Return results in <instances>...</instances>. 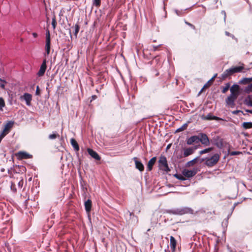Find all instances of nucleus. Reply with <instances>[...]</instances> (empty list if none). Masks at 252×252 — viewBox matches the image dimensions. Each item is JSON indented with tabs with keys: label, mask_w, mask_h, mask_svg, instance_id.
Segmentation results:
<instances>
[{
	"label": "nucleus",
	"mask_w": 252,
	"mask_h": 252,
	"mask_svg": "<svg viewBox=\"0 0 252 252\" xmlns=\"http://www.w3.org/2000/svg\"><path fill=\"white\" fill-rule=\"evenodd\" d=\"M193 212L194 211L191 208L187 206L174 208L165 210V213L177 216H183L186 214H193Z\"/></svg>",
	"instance_id": "nucleus-1"
},
{
	"label": "nucleus",
	"mask_w": 252,
	"mask_h": 252,
	"mask_svg": "<svg viewBox=\"0 0 252 252\" xmlns=\"http://www.w3.org/2000/svg\"><path fill=\"white\" fill-rule=\"evenodd\" d=\"M158 167L160 170L165 171L167 173L170 171V169L168 166L167 161L165 156H162L159 158Z\"/></svg>",
	"instance_id": "nucleus-2"
},
{
	"label": "nucleus",
	"mask_w": 252,
	"mask_h": 252,
	"mask_svg": "<svg viewBox=\"0 0 252 252\" xmlns=\"http://www.w3.org/2000/svg\"><path fill=\"white\" fill-rule=\"evenodd\" d=\"M45 53L44 54V56H48L50 53L51 50V38L50 33L48 30H47L45 33Z\"/></svg>",
	"instance_id": "nucleus-3"
},
{
	"label": "nucleus",
	"mask_w": 252,
	"mask_h": 252,
	"mask_svg": "<svg viewBox=\"0 0 252 252\" xmlns=\"http://www.w3.org/2000/svg\"><path fill=\"white\" fill-rule=\"evenodd\" d=\"M220 158L219 154H215L210 158H206L205 164L209 167H212L218 162Z\"/></svg>",
	"instance_id": "nucleus-4"
},
{
	"label": "nucleus",
	"mask_w": 252,
	"mask_h": 252,
	"mask_svg": "<svg viewBox=\"0 0 252 252\" xmlns=\"http://www.w3.org/2000/svg\"><path fill=\"white\" fill-rule=\"evenodd\" d=\"M234 207H235V206H232L231 205H230L229 206V210L228 211L227 214H226L227 219H225L222 222V226L224 228H227V227L228 226V219H229V217L231 216ZM226 229L223 230V232L224 233L225 231H226Z\"/></svg>",
	"instance_id": "nucleus-5"
},
{
	"label": "nucleus",
	"mask_w": 252,
	"mask_h": 252,
	"mask_svg": "<svg viewBox=\"0 0 252 252\" xmlns=\"http://www.w3.org/2000/svg\"><path fill=\"white\" fill-rule=\"evenodd\" d=\"M198 170H199L197 168H193L191 170L184 169L182 173L184 176L189 178L195 175L197 173Z\"/></svg>",
	"instance_id": "nucleus-6"
},
{
	"label": "nucleus",
	"mask_w": 252,
	"mask_h": 252,
	"mask_svg": "<svg viewBox=\"0 0 252 252\" xmlns=\"http://www.w3.org/2000/svg\"><path fill=\"white\" fill-rule=\"evenodd\" d=\"M46 64L47 60L46 59H45L43 60L42 63L40 66L39 70L37 73V75L38 77H42L44 75L46 70L47 69Z\"/></svg>",
	"instance_id": "nucleus-7"
},
{
	"label": "nucleus",
	"mask_w": 252,
	"mask_h": 252,
	"mask_svg": "<svg viewBox=\"0 0 252 252\" xmlns=\"http://www.w3.org/2000/svg\"><path fill=\"white\" fill-rule=\"evenodd\" d=\"M199 136V142H201L205 146H208L210 144V141L207 135L203 133H200Z\"/></svg>",
	"instance_id": "nucleus-8"
},
{
	"label": "nucleus",
	"mask_w": 252,
	"mask_h": 252,
	"mask_svg": "<svg viewBox=\"0 0 252 252\" xmlns=\"http://www.w3.org/2000/svg\"><path fill=\"white\" fill-rule=\"evenodd\" d=\"M199 136L198 135H193L191 137L187 138L186 143L188 145H190L193 144H198L199 143Z\"/></svg>",
	"instance_id": "nucleus-9"
},
{
	"label": "nucleus",
	"mask_w": 252,
	"mask_h": 252,
	"mask_svg": "<svg viewBox=\"0 0 252 252\" xmlns=\"http://www.w3.org/2000/svg\"><path fill=\"white\" fill-rule=\"evenodd\" d=\"M196 149H197L196 146L184 149V153H183L184 157H187L192 155L194 153L195 150H196Z\"/></svg>",
	"instance_id": "nucleus-10"
},
{
	"label": "nucleus",
	"mask_w": 252,
	"mask_h": 252,
	"mask_svg": "<svg viewBox=\"0 0 252 252\" xmlns=\"http://www.w3.org/2000/svg\"><path fill=\"white\" fill-rule=\"evenodd\" d=\"M125 217L126 218L129 217L130 220H131V222L133 223H136L138 222V218L137 217L134 215L133 213L130 212L129 211H127L125 213Z\"/></svg>",
	"instance_id": "nucleus-11"
},
{
	"label": "nucleus",
	"mask_w": 252,
	"mask_h": 252,
	"mask_svg": "<svg viewBox=\"0 0 252 252\" xmlns=\"http://www.w3.org/2000/svg\"><path fill=\"white\" fill-rule=\"evenodd\" d=\"M133 160L135 162L136 168L140 171H143L144 169V166L142 163L140 161L138 160L136 157L133 158Z\"/></svg>",
	"instance_id": "nucleus-12"
},
{
	"label": "nucleus",
	"mask_w": 252,
	"mask_h": 252,
	"mask_svg": "<svg viewBox=\"0 0 252 252\" xmlns=\"http://www.w3.org/2000/svg\"><path fill=\"white\" fill-rule=\"evenodd\" d=\"M87 151L88 154L94 159L97 160H100V157L99 155L94 150L92 149L88 148Z\"/></svg>",
	"instance_id": "nucleus-13"
},
{
	"label": "nucleus",
	"mask_w": 252,
	"mask_h": 252,
	"mask_svg": "<svg viewBox=\"0 0 252 252\" xmlns=\"http://www.w3.org/2000/svg\"><path fill=\"white\" fill-rule=\"evenodd\" d=\"M239 89V86L237 84H234L230 88L231 94L232 95L237 96L238 95V91Z\"/></svg>",
	"instance_id": "nucleus-14"
},
{
	"label": "nucleus",
	"mask_w": 252,
	"mask_h": 252,
	"mask_svg": "<svg viewBox=\"0 0 252 252\" xmlns=\"http://www.w3.org/2000/svg\"><path fill=\"white\" fill-rule=\"evenodd\" d=\"M22 97L26 101V103L28 106L31 105V102L32 99V95L30 94L29 93H25Z\"/></svg>",
	"instance_id": "nucleus-15"
},
{
	"label": "nucleus",
	"mask_w": 252,
	"mask_h": 252,
	"mask_svg": "<svg viewBox=\"0 0 252 252\" xmlns=\"http://www.w3.org/2000/svg\"><path fill=\"white\" fill-rule=\"evenodd\" d=\"M237 96L230 94V95L227 98L226 100V103L231 106L234 105V102L235 100L236 99Z\"/></svg>",
	"instance_id": "nucleus-16"
},
{
	"label": "nucleus",
	"mask_w": 252,
	"mask_h": 252,
	"mask_svg": "<svg viewBox=\"0 0 252 252\" xmlns=\"http://www.w3.org/2000/svg\"><path fill=\"white\" fill-rule=\"evenodd\" d=\"M244 67L243 65L236 66L230 68V70L231 71V73L233 74L235 73L241 72L244 69Z\"/></svg>",
	"instance_id": "nucleus-17"
},
{
	"label": "nucleus",
	"mask_w": 252,
	"mask_h": 252,
	"mask_svg": "<svg viewBox=\"0 0 252 252\" xmlns=\"http://www.w3.org/2000/svg\"><path fill=\"white\" fill-rule=\"evenodd\" d=\"M157 160V158L154 157L152 158L148 162L147 166V170L150 171L153 169V166Z\"/></svg>",
	"instance_id": "nucleus-18"
},
{
	"label": "nucleus",
	"mask_w": 252,
	"mask_h": 252,
	"mask_svg": "<svg viewBox=\"0 0 252 252\" xmlns=\"http://www.w3.org/2000/svg\"><path fill=\"white\" fill-rule=\"evenodd\" d=\"M242 154L241 152L239 151H233V152H230L229 150H227V154L225 152L224 155L223 156V158L225 159L227 157H229V156H236Z\"/></svg>",
	"instance_id": "nucleus-19"
},
{
	"label": "nucleus",
	"mask_w": 252,
	"mask_h": 252,
	"mask_svg": "<svg viewBox=\"0 0 252 252\" xmlns=\"http://www.w3.org/2000/svg\"><path fill=\"white\" fill-rule=\"evenodd\" d=\"M85 208L87 213H89L92 208V201L88 199L85 202Z\"/></svg>",
	"instance_id": "nucleus-20"
},
{
	"label": "nucleus",
	"mask_w": 252,
	"mask_h": 252,
	"mask_svg": "<svg viewBox=\"0 0 252 252\" xmlns=\"http://www.w3.org/2000/svg\"><path fill=\"white\" fill-rule=\"evenodd\" d=\"M170 246L173 251H174L176 247V240L175 238L171 236L170 238Z\"/></svg>",
	"instance_id": "nucleus-21"
},
{
	"label": "nucleus",
	"mask_w": 252,
	"mask_h": 252,
	"mask_svg": "<svg viewBox=\"0 0 252 252\" xmlns=\"http://www.w3.org/2000/svg\"><path fill=\"white\" fill-rule=\"evenodd\" d=\"M70 143H71L72 146L74 148V150L76 152L79 151V145H78L77 142L74 139L71 138L70 140Z\"/></svg>",
	"instance_id": "nucleus-22"
},
{
	"label": "nucleus",
	"mask_w": 252,
	"mask_h": 252,
	"mask_svg": "<svg viewBox=\"0 0 252 252\" xmlns=\"http://www.w3.org/2000/svg\"><path fill=\"white\" fill-rule=\"evenodd\" d=\"M251 82H252V77L244 78L240 80L238 83L240 84L247 85L249 84Z\"/></svg>",
	"instance_id": "nucleus-23"
},
{
	"label": "nucleus",
	"mask_w": 252,
	"mask_h": 252,
	"mask_svg": "<svg viewBox=\"0 0 252 252\" xmlns=\"http://www.w3.org/2000/svg\"><path fill=\"white\" fill-rule=\"evenodd\" d=\"M14 124L13 122L9 121L8 123H7L5 126L3 128L4 131H6L7 132L9 133L10 128L12 127L13 125Z\"/></svg>",
	"instance_id": "nucleus-24"
},
{
	"label": "nucleus",
	"mask_w": 252,
	"mask_h": 252,
	"mask_svg": "<svg viewBox=\"0 0 252 252\" xmlns=\"http://www.w3.org/2000/svg\"><path fill=\"white\" fill-rule=\"evenodd\" d=\"M230 68L226 69L222 74H221V80L225 79L230 75H232L231 71H229Z\"/></svg>",
	"instance_id": "nucleus-25"
},
{
	"label": "nucleus",
	"mask_w": 252,
	"mask_h": 252,
	"mask_svg": "<svg viewBox=\"0 0 252 252\" xmlns=\"http://www.w3.org/2000/svg\"><path fill=\"white\" fill-rule=\"evenodd\" d=\"M19 154L21 158L23 159H28L32 157L31 155L24 152H20Z\"/></svg>",
	"instance_id": "nucleus-26"
},
{
	"label": "nucleus",
	"mask_w": 252,
	"mask_h": 252,
	"mask_svg": "<svg viewBox=\"0 0 252 252\" xmlns=\"http://www.w3.org/2000/svg\"><path fill=\"white\" fill-rule=\"evenodd\" d=\"M244 128L247 129L252 128V122H244L242 124Z\"/></svg>",
	"instance_id": "nucleus-27"
},
{
	"label": "nucleus",
	"mask_w": 252,
	"mask_h": 252,
	"mask_svg": "<svg viewBox=\"0 0 252 252\" xmlns=\"http://www.w3.org/2000/svg\"><path fill=\"white\" fill-rule=\"evenodd\" d=\"M217 74H215L204 86V87H208L211 85L213 81H214L215 78L217 77Z\"/></svg>",
	"instance_id": "nucleus-28"
},
{
	"label": "nucleus",
	"mask_w": 252,
	"mask_h": 252,
	"mask_svg": "<svg viewBox=\"0 0 252 252\" xmlns=\"http://www.w3.org/2000/svg\"><path fill=\"white\" fill-rule=\"evenodd\" d=\"M198 158V157H196L193 159L188 161L187 163V165L188 166H193L196 162Z\"/></svg>",
	"instance_id": "nucleus-29"
},
{
	"label": "nucleus",
	"mask_w": 252,
	"mask_h": 252,
	"mask_svg": "<svg viewBox=\"0 0 252 252\" xmlns=\"http://www.w3.org/2000/svg\"><path fill=\"white\" fill-rule=\"evenodd\" d=\"M245 92L249 93L252 92V83L247 86L244 89Z\"/></svg>",
	"instance_id": "nucleus-30"
},
{
	"label": "nucleus",
	"mask_w": 252,
	"mask_h": 252,
	"mask_svg": "<svg viewBox=\"0 0 252 252\" xmlns=\"http://www.w3.org/2000/svg\"><path fill=\"white\" fill-rule=\"evenodd\" d=\"M187 126H188V124L186 123V124H184L181 127L178 128L176 130V132H178L183 131L187 127Z\"/></svg>",
	"instance_id": "nucleus-31"
},
{
	"label": "nucleus",
	"mask_w": 252,
	"mask_h": 252,
	"mask_svg": "<svg viewBox=\"0 0 252 252\" xmlns=\"http://www.w3.org/2000/svg\"><path fill=\"white\" fill-rule=\"evenodd\" d=\"M174 176L179 180L184 181L186 180L185 178L181 174H176Z\"/></svg>",
	"instance_id": "nucleus-32"
},
{
	"label": "nucleus",
	"mask_w": 252,
	"mask_h": 252,
	"mask_svg": "<svg viewBox=\"0 0 252 252\" xmlns=\"http://www.w3.org/2000/svg\"><path fill=\"white\" fill-rule=\"evenodd\" d=\"M59 136H60L59 135L56 134V132H55L53 134H50L49 135V138L50 139H54L56 138L57 137H59Z\"/></svg>",
	"instance_id": "nucleus-33"
},
{
	"label": "nucleus",
	"mask_w": 252,
	"mask_h": 252,
	"mask_svg": "<svg viewBox=\"0 0 252 252\" xmlns=\"http://www.w3.org/2000/svg\"><path fill=\"white\" fill-rule=\"evenodd\" d=\"M4 106L5 102L4 99L2 97H0V110H2Z\"/></svg>",
	"instance_id": "nucleus-34"
},
{
	"label": "nucleus",
	"mask_w": 252,
	"mask_h": 252,
	"mask_svg": "<svg viewBox=\"0 0 252 252\" xmlns=\"http://www.w3.org/2000/svg\"><path fill=\"white\" fill-rule=\"evenodd\" d=\"M230 84L229 83H227L225 84V87L223 88L222 91V93H225L230 88Z\"/></svg>",
	"instance_id": "nucleus-35"
},
{
	"label": "nucleus",
	"mask_w": 252,
	"mask_h": 252,
	"mask_svg": "<svg viewBox=\"0 0 252 252\" xmlns=\"http://www.w3.org/2000/svg\"><path fill=\"white\" fill-rule=\"evenodd\" d=\"M217 118L216 117L213 116L211 114H209L206 116V119L207 120H215Z\"/></svg>",
	"instance_id": "nucleus-36"
},
{
	"label": "nucleus",
	"mask_w": 252,
	"mask_h": 252,
	"mask_svg": "<svg viewBox=\"0 0 252 252\" xmlns=\"http://www.w3.org/2000/svg\"><path fill=\"white\" fill-rule=\"evenodd\" d=\"M101 0H93V4L95 6L99 7L100 5Z\"/></svg>",
	"instance_id": "nucleus-37"
},
{
	"label": "nucleus",
	"mask_w": 252,
	"mask_h": 252,
	"mask_svg": "<svg viewBox=\"0 0 252 252\" xmlns=\"http://www.w3.org/2000/svg\"><path fill=\"white\" fill-rule=\"evenodd\" d=\"M245 103L247 105L252 107V101L250 99L246 98Z\"/></svg>",
	"instance_id": "nucleus-38"
},
{
	"label": "nucleus",
	"mask_w": 252,
	"mask_h": 252,
	"mask_svg": "<svg viewBox=\"0 0 252 252\" xmlns=\"http://www.w3.org/2000/svg\"><path fill=\"white\" fill-rule=\"evenodd\" d=\"M74 28H75V29H74V34L75 35H77V34H78V33L79 32V29H80V27H79L78 25L76 24L75 25V27Z\"/></svg>",
	"instance_id": "nucleus-39"
},
{
	"label": "nucleus",
	"mask_w": 252,
	"mask_h": 252,
	"mask_svg": "<svg viewBox=\"0 0 252 252\" xmlns=\"http://www.w3.org/2000/svg\"><path fill=\"white\" fill-rule=\"evenodd\" d=\"M211 148H210L205 149L203 150L200 151L199 152V154H200V155H202L203 154L207 153L208 152H209L210 151H211Z\"/></svg>",
	"instance_id": "nucleus-40"
},
{
	"label": "nucleus",
	"mask_w": 252,
	"mask_h": 252,
	"mask_svg": "<svg viewBox=\"0 0 252 252\" xmlns=\"http://www.w3.org/2000/svg\"><path fill=\"white\" fill-rule=\"evenodd\" d=\"M8 133V132H7L5 131H4V130L3 129L0 134V136H1L2 138H4Z\"/></svg>",
	"instance_id": "nucleus-41"
},
{
	"label": "nucleus",
	"mask_w": 252,
	"mask_h": 252,
	"mask_svg": "<svg viewBox=\"0 0 252 252\" xmlns=\"http://www.w3.org/2000/svg\"><path fill=\"white\" fill-rule=\"evenodd\" d=\"M225 34L226 35L230 36L233 39H235L237 41V39L235 37V36L233 34L230 33L229 32L226 31L225 32Z\"/></svg>",
	"instance_id": "nucleus-42"
},
{
	"label": "nucleus",
	"mask_w": 252,
	"mask_h": 252,
	"mask_svg": "<svg viewBox=\"0 0 252 252\" xmlns=\"http://www.w3.org/2000/svg\"><path fill=\"white\" fill-rule=\"evenodd\" d=\"M57 25L56 21L55 18H53L52 21V26L53 27V29H55Z\"/></svg>",
	"instance_id": "nucleus-43"
},
{
	"label": "nucleus",
	"mask_w": 252,
	"mask_h": 252,
	"mask_svg": "<svg viewBox=\"0 0 252 252\" xmlns=\"http://www.w3.org/2000/svg\"><path fill=\"white\" fill-rule=\"evenodd\" d=\"M40 92L39 87L38 86H37L36 88V91H35V95H40Z\"/></svg>",
	"instance_id": "nucleus-44"
},
{
	"label": "nucleus",
	"mask_w": 252,
	"mask_h": 252,
	"mask_svg": "<svg viewBox=\"0 0 252 252\" xmlns=\"http://www.w3.org/2000/svg\"><path fill=\"white\" fill-rule=\"evenodd\" d=\"M185 23H186V24H187V25H188L189 26L191 27L192 29H195V26L193 25H192V24H191L186 21H185Z\"/></svg>",
	"instance_id": "nucleus-45"
},
{
	"label": "nucleus",
	"mask_w": 252,
	"mask_h": 252,
	"mask_svg": "<svg viewBox=\"0 0 252 252\" xmlns=\"http://www.w3.org/2000/svg\"><path fill=\"white\" fill-rule=\"evenodd\" d=\"M6 83H7V82L6 83L1 82V83H0V87L2 89H5V84Z\"/></svg>",
	"instance_id": "nucleus-46"
},
{
	"label": "nucleus",
	"mask_w": 252,
	"mask_h": 252,
	"mask_svg": "<svg viewBox=\"0 0 252 252\" xmlns=\"http://www.w3.org/2000/svg\"><path fill=\"white\" fill-rule=\"evenodd\" d=\"M175 12L176 13V14L178 16H181L182 15V12L178 10H175Z\"/></svg>",
	"instance_id": "nucleus-47"
},
{
	"label": "nucleus",
	"mask_w": 252,
	"mask_h": 252,
	"mask_svg": "<svg viewBox=\"0 0 252 252\" xmlns=\"http://www.w3.org/2000/svg\"><path fill=\"white\" fill-rule=\"evenodd\" d=\"M160 45H161L160 44V45H158V46H155V45H153V47L154 51H155L157 50H158V47H159Z\"/></svg>",
	"instance_id": "nucleus-48"
},
{
	"label": "nucleus",
	"mask_w": 252,
	"mask_h": 252,
	"mask_svg": "<svg viewBox=\"0 0 252 252\" xmlns=\"http://www.w3.org/2000/svg\"><path fill=\"white\" fill-rule=\"evenodd\" d=\"M96 98H97V96L96 95H93L92 96V99L91 100V102H92L93 100H95V99H96Z\"/></svg>",
	"instance_id": "nucleus-49"
},
{
	"label": "nucleus",
	"mask_w": 252,
	"mask_h": 252,
	"mask_svg": "<svg viewBox=\"0 0 252 252\" xmlns=\"http://www.w3.org/2000/svg\"><path fill=\"white\" fill-rule=\"evenodd\" d=\"M221 14H224V20L225 21V19H226V13H225V12L224 11H221Z\"/></svg>",
	"instance_id": "nucleus-50"
},
{
	"label": "nucleus",
	"mask_w": 252,
	"mask_h": 252,
	"mask_svg": "<svg viewBox=\"0 0 252 252\" xmlns=\"http://www.w3.org/2000/svg\"><path fill=\"white\" fill-rule=\"evenodd\" d=\"M204 88H205V87H203L201 89V90L199 92V93H198V94H197V96H199V95H200L201 93L202 92V91H203V89H204Z\"/></svg>",
	"instance_id": "nucleus-51"
},
{
	"label": "nucleus",
	"mask_w": 252,
	"mask_h": 252,
	"mask_svg": "<svg viewBox=\"0 0 252 252\" xmlns=\"http://www.w3.org/2000/svg\"><path fill=\"white\" fill-rule=\"evenodd\" d=\"M32 35L34 38H36L37 37V34L36 32H32Z\"/></svg>",
	"instance_id": "nucleus-52"
},
{
	"label": "nucleus",
	"mask_w": 252,
	"mask_h": 252,
	"mask_svg": "<svg viewBox=\"0 0 252 252\" xmlns=\"http://www.w3.org/2000/svg\"><path fill=\"white\" fill-rule=\"evenodd\" d=\"M0 82L6 83V81L5 80H3V79H2L1 78H0Z\"/></svg>",
	"instance_id": "nucleus-53"
},
{
	"label": "nucleus",
	"mask_w": 252,
	"mask_h": 252,
	"mask_svg": "<svg viewBox=\"0 0 252 252\" xmlns=\"http://www.w3.org/2000/svg\"><path fill=\"white\" fill-rule=\"evenodd\" d=\"M246 111L251 114H252V110H246Z\"/></svg>",
	"instance_id": "nucleus-54"
},
{
	"label": "nucleus",
	"mask_w": 252,
	"mask_h": 252,
	"mask_svg": "<svg viewBox=\"0 0 252 252\" xmlns=\"http://www.w3.org/2000/svg\"><path fill=\"white\" fill-rule=\"evenodd\" d=\"M46 85H47L46 89L47 90L48 89V87H49V83H47Z\"/></svg>",
	"instance_id": "nucleus-55"
},
{
	"label": "nucleus",
	"mask_w": 252,
	"mask_h": 252,
	"mask_svg": "<svg viewBox=\"0 0 252 252\" xmlns=\"http://www.w3.org/2000/svg\"><path fill=\"white\" fill-rule=\"evenodd\" d=\"M216 145H217V147H218L219 148H220V144L219 142H217Z\"/></svg>",
	"instance_id": "nucleus-56"
},
{
	"label": "nucleus",
	"mask_w": 252,
	"mask_h": 252,
	"mask_svg": "<svg viewBox=\"0 0 252 252\" xmlns=\"http://www.w3.org/2000/svg\"><path fill=\"white\" fill-rule=\"evenodd\" d=\"M159 74L158 72L156 73V76H158Z\"/></svg>",
	"instance_id": "nucleus-57"
},
{
	"label": "nucleus",
	"mask_w": 252,
	"mask_h": 252,
	"mask_svg": "<svg viewBox=\"0 0 252 252\" xmlns=\"http://www.w3.org/2000/svg\"><path fill=\"white\" fill-rule=\"evenodd\" d=\"M170 147V145H168L167 147V149H168Z\"/></svg>",
	"instance_id": "nucleus-58"
},
{
	"label": "nucleus",
	"mask_w": 252,
	"mask_h": 252,
	"mask_svg": "<svg viewBox=\"0 0 252 252\" xmlns=\"http://www.w3.org/2000/svg\"><path fill=\"white\" fill-rule=\"evenodd\" d=\"M221 147H222V145H223V143H222V141H221Z\"/></svg>",
	"instance_id": "nucleus-59"
}]
</instances>
